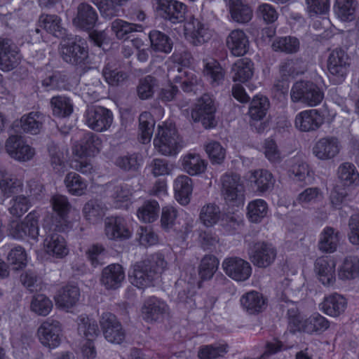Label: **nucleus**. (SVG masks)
<instances>
[{
  "mask_svg": "<svg viewBox=\"0 0 359 359\" xmlns=\"http://www.w3.org/2000/svg\"><path fill=\"white\" fill-rule=\"evenodd\" d=\"M288 320L289 326L292 331L302 332L310 334H320L330 327L329 320L319 313H314L307 316L301 314L294 307L288 310Z\"/></svg>",
  "mask_w": 359,
  "mask_h": 359,
  "instance_id": "f257e3e1",
  "label": "nucleus"
},
{
  "mask_svg": "<svg viewBox=\"0 0 359 359\" xmlns=\"http://www.w3.org/2000/svg\"><path fill=\"white\" fill-rule=\"evenodd\" d=\"M153 144L155 149L165 156L176 155L183 147L175 126L171 123H163L158 126Z\"/></svg>",
  "mask_w": 359,
  "mask_h": 359,
  "instance_id": "f03ea898",
  "label": "nucleus"
},
{
  "mask_svg": "<svg viewBox=\"0 0 359 359\" xmlns=\"http://www.w3.org/2000/svg\"><path fill=\"white\" fill-rule=\"evenodd\" d=\"M172 58L177 65L169 69V80L180 83L182 89L185 92L195 91L200 81L196 74L187 67L190 64L189 55L186 53L184 55L174 53Z\"/></svg>",
  "mask_w": 359,
  "mask_h": 359,
  "instance_id": "7ed1b4c3",
  "label": "nucleus"
},
{
  "mask_svg": "<svg viewBox=\"0 0 359 359\" xmlns=\"http://www.w3.org/2000/svg\"><path fill=\"white\" fill-rule=\"evenodd\" d=\"M221 194L227 205L234 211L241 208L245 202L244 186L240 176L226 173L220 178Z\"/></svg>",
  "mask_w": 359,
  "mask_h": 359,
  "instance_id": "20e7f679",
  "label": "nucleus"
},
{
  "mask_svg": "<svg viewBox=\"0 0 359 359\" xmlns=\"http://www.w3.org/2000/svg\"><path fill=\"white\" fill-rule=\"evenodd\" d=\"M290 97L293 102L316 107L323 101L324 93L316 83L301 81L296 82L292 87Z\"/></svg>",
  "mask_w": 359,
  "mask_h": 359,
  "instance_id": "39448f33",
  "label": "nucleus"
},
{
  "mask_svg": "<svg viewBox=\"0 0 359 359\" xmlns=\"http://www.w3.org/2000/svg\"><path fill=\"white\" fill-rule=\"evenodd\" d=\"M78 332L84 338L81 346L82 356L84 359H95L97 352L93 341L99 333L96 322L86 315H81L78 318Z\"/></svg>",
  "mask_w": 359,
  "mask_h": 359,
  "instance_id": "423d86ee",
  "label": "nucleus"
},
{
  "mask_svg": "<svg viewBox=\"0 0 359 359\" xmlns=\"http://www.w3.org/2000/svg\"><path fill=\"white\" fill-rule=\"evenodd\" d=\"M62 325L57 320L48 318L43 320L36 331V337L39 343L48 349H55L62 341Z\"/></svg>",
  "mask_w": 359,
  "mask_h": 359,
  "instance_id": "0eeeda50",
  "label": "nucleus"
},
{
  "mask_svg": "<svg viewBox=\"0 0 359 359\" xmlns=\"http://www.w3.org/2000/svg\"><path fill=\"white\" fill-rule=\"evenodd\" d=\"M213 34L214 31L201 18L191 16L184 23V36L187 41L194 46L207 43Z\"/></svg>",
  "mask_w": 359,
  "mask_h": 359,
  "instance_id": "6e6552de",
  "label": "nucleus"
},
{
  "mask_svg": "<svg viewBox=\"0 0 359 359\" xmlns=\"http://www.w3.org/2000/svg\"><path fill=\"white\" fill-rule=\"evenodd\" d=\"M39 217L36 212H30L21 222L13 221L8 226V236L15 239H32L37 241L39 234Z\"/></svg>",
  "mask_w": 359,
  "mask_h": 359,
  "instance_id": "1a4fd4ad",
  "label": "nucleus"
},
{
  "mask_svg": "<svg viewBox=\"0 0 359 359\" xmlns=\"http://www.w3.org/2000/svg\"><path fill=\"white\" fill-rule=\"evenodd\" d=\"M4 149L11 158L20 163L30 161L36 155L35 149L18 135H10L5 142Z\"/></svg>",
  "mask_w": 359,
  "mask_h": 359,
  "instance_id": "9d476101",
  "label": "nucleus"
},
{
  "mask_svg": "<svg viewBox=\"0 0 359 359\" xmlns=\"http://www.w3.org/2000/svg\"><path fill=\"white\" fill-rule=\"evenodd\" d=\"M85 124L97 132L107 130L113 122V114L102 107H88L84 114Z\"/></svg>",
  "mask_w": 359,
  "mask_h": 359,
  "instance_id": "9b49d317",
  "label": "nucleus"
},
{
  "mask_svg": "<svg viewBox=\"0 0 359 359\" xmlns=\"http://www.w3.org/2000/svg\"><path fill=\"white\" fill-rule=\"evenodd\" d=\"M101 147V140L91 133H86L82 134L79 139L73 141L72 154L77 158L94 156L100 152Z\"/></svg>",
  "mask_w": 359,
  "mask_h": 359,
  "instance_id": "f8f14e48",
  "label": "nucleus"
},
{
  "mask_svg": "<svg viewBox=\"0 0 359 359\" xmlns=\"http://www.w3.org/2000/svg\"><path fill=\"white\" fill-rule=\"evenodd\" d=\"M215 111L212 97L208 95H203L192 110L191 118L195 122H201L205 128H213L215 125Z\"/></svg>",
  "mask_w": 359,
  "mask_h": 359,
  "instance_id": "ddd939ff",
  "label": "nucleus"
},
{
  "mask_svg": "<svg viewBox=\"0 0 359 359\" xmlns=\"http://www.w3.org/2000/svg\"><path fill=\"white\" fill-rule=\"evenodd\" d=\"M349 65V57L344 50L336 48L331 52L327 67L335 83H341L345 79Z\"/></svg>",
  "mask_w": 359,
  "mask_h": 359,
  "instance_id": "4468645a",
  "label": "nucleus"
},
{
  "mask_svg": "<svg viewBox=\"0 0 359 359\" xmlns=\"http://www.w3.org/2000/svg\"><path fill=\"white\" fill-rule=\"evenodd\" d=\"M222 266L226 276L237 282L247 280L252 274L250 264L240 257H226L222 262Z\"/></svg>",
  "mask_w": 359,
  "mask_h": 359,
  "instance_id": "2eb2a0df",
  "label": "nucleus"
},
{
  "mask_svg": "<svg viewBox=\"0 0 359 359\" xmlns=\"http://www.w3.org/2000/svg\"><path fill=\"white\" fill-rule=\"evenodd\" d=\"M100 324L107 341L112 344H121L125 339V331L117 318L112 313H103Z\"/></svg>",
  "mask_w": 359,
  "mask_h": 359,
  "instance_id": "dca6fc26",
  "label": "nucleus"
},
{
  "mask_svg": "<svg viewBox=\"0 0 359 359\" xmlns=\"http://www.w3.org/2000/svg\"><path fill=\"white\" fill-rule=\"evenodd\" d=\"M21 60L18 46L8 39H0V69L9 72L17 67Z\"/></svg>",
  "mask_w": 359,
  "mask_h": 359,
  "instance_id": "f3484780",
  "label": "nucleus"
},
{
  "mask_svg": "<svg viewBox=\"0 0 359 359\" xmlns=\"http://www.w3.org/2000/svg\"><path fill=\"white\" fill-rule=\"evenodd\" d=\"M324 123L323 115L317 109H305L297 114L294 119V128L304 133L317 130Z\"/></svg>",
  "mask_w": 359,
  "mask_h": 359,
  "instance_id": "a211bd4d",
  "label": "nucleus"
},
{
  "mask_svg": "<svg viewBox=\"0 0 359 359\" xmlns=\"http://www.w3.org/2000/svg\"><path fill=\"white\" fill-rule=\"evenodd\" d=\"M104 235L111 241H121L132 236L133 232L123 217H109L104 220Z\"/></svg>",
  "mask_w": 359,
  "mask_h": 359,
  "instance_id": "6ab92c4d",
  "label": "nucleus"
},
{
  "mask_svg": "<svg viewBox=\"0 0 359 359\" xmlns=\"http://www.w3.org/2000/svg\"><path fill=\"white\" fill-rule=\"evenodd\" d=\"M314 273L317 280L324 286H332L336 281V262L329 257L322 256L314 263Z\"/></svg>",
  "mask_w": 359,
  "mask_h": 359,
  "instance_id": "aec40b11",
  "label": "nucleus"
},
{
  "mask_svg": "<svg viewBox=\"0 0 359 359\" xmlns=\"http://www.w3.org/2000/svg\"><path fill=\"white\" fill-rule=\"evenodd\" d=\"M276 255L274 246L267 243L259 242L253 245L249 252V257L255 266L266 268L273 263Z\"/></svg>",
  "mask_w": 359,
  "mask_h": 359,
  "instance_id": "412c9836",
  "label": "nucleus"
},
{
  "mask_svg": "<svg viewBox=\"0 0 359 359\" xmlns=\"http://www.w3.org/2000/svg\"><path fill=\"white\" fill-rule=\"evenodd\" d=\"M60 52L62 58L72 64L81 63L88 57L86 44L81 40L76 42L72 39H64L61 43Z\"/></svg>",
  "mask_w": 359,
  "mask_h": 359,
  "instance_id": "4be33fe9",
  "label": "nucleus"
},
{
  "mask_svg": "<svg viewBox=\"0 0 359 359\" xmlns=\"http://www.w3.org/2000/svg\"><path fill=\"white\" fill-rule=\"evenodd\" d=\"M156 10L163 18L173 23L182 21L187 12V6L177 0H155Z\"/></svg>",
  "mask_w": 359,
  "mask_h": 359,
  "instance_id": "5701e85b",
  "label": "nucleus"
},
{
  "mask_svg": "<svg viewBox=\"0 0 359 359\" xmlns=\"http://www.w3.org/2000/svg\"><path fill=\"white\" fill-rule=\"evenodd\" d=\"M46 116L39 111H33L22 115L19 121L14 123V126H20L21 130L32 135L41 133L43 130Z\"/></svg>",
  "mask_w": 359,
  "mask_h": 359,
  "instance_id": "b1692460",
  "label": "nucleus"
},
{
  "mask_svg": "<svg viewBox=\"0 0 359 359\" xmlns=\"http://www.w3.org/2000/svg\"><path fill=\"white\" fill-rule=\"evenodd\" d=\"M341 149L339 140L332 137H326L316 141L312 147V154L319 160L326 161L337 156Z\"/></svg>",
  "mask_w": 359,
  "mask_h": 359,
  "instance_id": "393cba45",
  "label": "nucleus"
},
{
  "mask_svg": "<svg viewBox=\"0 0 359 359\" xmlns=\"http://www.w3.org/2000/svg\"><path fill=\"white\" fill-rule=\"evenodd\" d=\"M80 297V290L76 285H68L57 290L54 301L57 309L70 312L76 305Z\"/></svg>",
  "mask_w": 359,
  "mask_h": 359,
  "instance_id": "a878e982",
  "label": "nucleus"
},
{
  "mask_svg": "<svg viewBox=\"0 0 359 359\" xmlns=\"http://www.w3.org/2000/svg\"><path fill=\"white\" fill-rule=\"evenodd\" d=\"M130 282L140 289L153 285L155 276L147 266V262H138L132 266L128 273Z\"/></svg>",
  "mask_w": 359,
  "mask_h": 359,
  "instance_id": "bb28decb",
  "label": "nucleus"
},
{
  "mask_svg": "<svg viewBox=\"0 0 359 359\" xmlns=\"http://www.w3.org/2000/svg\"><path fill=\"white\" fill-rule=\"evenodd\" d=\"M269 107V102L266 97L263 95H256L250 102L248 114L250 117V124L254 126L258 133L264 130L265 126L263 123H259L258 126H255L257 123L262 121L266 116Z\"/></svg>",
  "mask_w": 359,
  "mask_h": 359,
  "instance_id": "cd10ccee",
  "label": "nucleus"
},
{
  "mask_svg": "<svg viewBox=\"0 0 359 359\" xmlns=\"http://www.w3.org/2000/svg\"><path fill=\"white\" fill-rule=\"evenodd\" d=\"M168 311L166 303L156 297L146 299L141 310V316L147 322H154L161 319Z\"/></svg>",
  "mask_w": 359,
  "mask_h": 359,
  "instance_id": "c85d7f7f",
  "label": "nucleus"
},
{
  "mask_svg": "<svg viewBox=\"0 0 359 359\" xmlns=\"http://www.w3.org/2000/svg\"><path fill=\"white\" fill-rule=\"evenodd\" d=\"M125 277L122 266L112 264L102 269L100 283L107 290H116L122 285Z\"/></svg>",
  "mask_w": 359,
  "mask_h": 359,
  "instance_id": "c756f323",
  "label": "nucleus"
},
{
  "mask_svg": "<svg viewBox=\"0 0 359 359\" xmlns=\"http://www.w3.org/2000/svg\"><path fill=\"white\" fill-rule=\"evenodd\" d=\"M226 46L233 56L241 57L248 53L250 43L244 31L234 29L229 33L226 38Z\"/></svg>",
  "mask_w": 359,
  "mask_h": 359,
  "instance_id": "7c9ffc66",
  "label": "nucleus"
},
{
  "mask_svg": "<svg viewBox=\"0 0 359 359\" xmlns=\"http://www.w3.org/2000/svg\"><path fill=\"white\" fill-rule=\"evenodd\" d=\"M46 253L55 259H62L69 254V248L65 238L55 233L47 236L43 241Z\"/></svg>",
  "mask_w": 359,
  "mask_h": 359,
  "instance_id": "2f4dec72",
  "label": "nucleus"
},
{
  "mask_svg": "<svg viewBox=\"0 0 359 359\" xmlns=\"http://www.w3.org/2000/svg\"><path fill=\"white\" fill-rule=\"evenodd\" d=\"M134 189L128 183L107 186V192L113 200L116 208H128L131 204V197Z\"/></svg>",
  "mask_w": 359,
  "mask_h": 359,
  "instance_id": "473e14b6",
  "label": "nucleus"
},
{
  "mask_svg": "<svg viewBox=\"0 0 359 359\" xmlns=\"http://www.w3.org/2000/svg\"><path fill=\"white\" fill-rule=\"evenodd\" d=\"M267 298L255 290L245 293L241 298L243 309L250 314H258L264 311L267 307Z\"/></svg>",
  "mask_w": 359,
  "mask_h": 359,
  "instance_id": "72a5a7b5",
  "label": "nucleus"
},
{
  "mask_svg": "<svg viewBox=\"0 0 359 359\" xmlns=\"http://www.w3.org/2000/svg\"><path fill=\"white\" fill-rule=\"evenodd\" d=\"M346 307V299L342 295L336 293L325 297L320 304V309L325 314L333 318L344 313Z\"/></svg>",
  "mask_w": 359,
  "mask_h": 359,
  "instance_id": "f704fd0d",
  "label": "nucleus"
},
{
  "mask_svg": "<svg viewBox=\"0 0 359 359\" xmlns=\"http://www.w3.org/2000/svg\"><path fill=\"white\" fill-rule=\"evenodd\" d=\"M255 70V64L250 59H238L231 67L232 80L234 82L245 83L252 79Z\"/></svg>",
  "mask_w": 359,
  "mask_h": 359,
  "instance_id": "c9c22d12",
  "label": "nucleus"
},
{
  "mask_svg": "<svg viewBox=\"0 0 359 359\" xmlns=\"http://www.w3.org/2000/svg\"><path fill=\"white\" fill-rule=\"evenodd\" d=\"M173 190L175 200L182 205H188L193 191L191 179L184 175L177 177L173 182Z\"/></svg>",
  "mask_w": 359,
  "mask_h": 359,
  "instance_id": "e433bc0d",
  "label": "nucleus"
},
{
  "mask_svg": "<svg viewBox=\"0 0 359 359\" xmlns=\"http://www.w3.org/2000/svg\"><path fill=\"white\" fill-rule=\"evenodd\" d=\"M339 243V231L332 227L326 226L319 235L318 248L323 253L332 254L337 251Z\"/></svg>",
  "mask_w": 359,
  "mask_h": 359,
  "instance_id": "4c0bfd02",
  "label": "nucleus"
},
{
  "mask_svg": "<svg viewBox=\"0 0 359 359\" xmlns=\"http://www.w3.org/2000/svg\"><path fill=\"white\" fill-rule=\"evenodd\" d=\"M247 180L253 183L259 193L271 189L274 185V177L269 171L264 169L251 170L247 175Z\"/></svg>",
  "mask_w": 359,
  "mask_h": 359,
  "instance_id": "58836bf2",
  "label": "nucleus"
},
{
  "mask_svg": "<svg viewBox=\"0 0 359 359\" xmlns=\"http://www.w3.org/2000/svg\"><path fill=\"white\" fill-rule=\"evenodd\" d=\"M48 151L52 168L57 172H64L68 156L67 149L55 142H50L48 145Z\"/></svg>",
  "mask_w": 359,
  "mask_h": 359,
  "instance_id": "ea45409f",
  "label": "nucleus"
},
{
  "mask_svg": "<svg viewBox=\"0 0 359 359\" xmlns=\"http://www.w3.org/2000/svg\"><path fill=\"white\" fill-rule=\"evenodd\" d=\"M181 161L183 170L191 176L199 175L207 168L206 161L197 154H187L181 158Z\"/></svg>",
  "mask_w": 359,
  "mask_h": 359,
  "instance_id": "a19ab883",
  "label": "nucleus"
},
{
  "mask_svg": "<svg viewBox=\"0 0 359 359\" xmlns=\"http://www.w3.org/2000/svg\"><path fill=\"white\" fill-rule=\"evenodd\" d=\"M337 177L344 187L354 188L359 185V172L353 163L341 164L337 169Z\"/></svg>",
  "mask_w": 359,
  "mask_h": 359,
  "instance_id": "79ce46f5",
  "label": "nucleus"
},
{
  "mask_svg": "<svg viewBox=\"0 0 359 359\" xmlns=\"http://www.w3.org/2000/svg\"><path fill=\"white\" fill-rule=\"evenodd\" d=\"M22 189V182L15 175L0 168V190L6 197L18 193Z\"/></svg>",
  "mask_w": 359,
  "mask_h": 359,
  "instance_id": "37998d69",
  "label": "nucleus"
},
{
  "mask_svg": "<svg viewBox=\"0 0 359 359\" xmlns=\"http://www.w3.org/2000/svg\"><path fill=\"white\" fill-rule=\"evenodd\" d=\"M222 216L219 207L214 203H208L201 208L198 219L204 226L209 228L217 225Z\"/></svg>",
  "mask_w": 359,
  "mask_h": 359,
  "instance_id": "c03bdc74",
  "label": "nucleus"
},
{
  "mask_svg": "<svg viewBox=\"0 0 359 359\" xmlns=\"http://www.w3.org/2000/svg\"><path fill=\"white\" fill-rule=\"evenodd\" d=\"M97 18L95 11L90 5L81 4L78 8V13L73 23L81 29H89L94 26Z\"/></svg>",
  "mask_w": 359,
  "mask_h": 359,
  "instance_id": "a18cd8bd",
  "label": "nucleus"
},
{
  "mask_svg": "<svg viewBox=\"0 0 359 359\" xmlns=\"http://www.w3.org/2000/svg\"><path fill=\"white\" fill-rule=\"evenodd\" d=\"M155 126V120L151 113L142 112L139 117L138 140L142 144L151 142Z\"/></svg>",
  "mask_w": 359,
  "mask_h": 359,
  "instance_id": "49530a36",
  "label": "nucleus"
},
{
  "mask_svg": "<svg viewBox=\"0 0 359 359\" xmlns=\"http://www.w3.org/2000/svg\"><path fill=\"white\" fill-rule=\"evenodd\" d=\"M228 6L231 18L234 21L246 23L252 19V9L242 0H229Z\"/></svg>",
  "mask_w": 359,
  "mask_h": 359,
  "instance_id": "de8ad7c7",
  "label": "nucleus"
},
{
  "mask_svg": "<svg viewBox=\"0 0 359 359\" xmlns=\"http://www.w3.org/2000/svg\"><path fill=\"white\" fill-rule=\"evenodd\" d=\"M203 63L204 76L213 86L219 85L224 80V72L219 62L212 57H206Z\"/></svg>",
  "mask_w": 359,
  "mask_h": 359,
  "instance_id": "09e8293b",
  "label": "nucleus"
},
{
  "mask_svg": "<svg viewBox=\"0 0 359 359\" xmlns=\"http://www.w3.org/2000/svg\"><path fill=\"white\" fill-rule=\"evenodd\" d=\"M160 205L155 200L145 201L137 210V217L144 223L155 222L159 215Z\"/></svg>",
  "mask_w": 359,
  "mask_h": 359,
  "instance_id": "8fccbe9b",
  "label": "nucleus"
},
{
  "mask_svg": "<svg viewBox=\"0 0 359 359\" xmlns=\"http://www.w3.org/2000/svg\"><path fill=\"white\" fill-rule=\"evenodd\" d=\"M269 211L267 203L261 198L255 199L247 205V217L253 223L261 222Z\"/></svg>",
  "mask_w": 359,
  "mask_h": 359,
  "instance_id": "3c124183",
  "label": "nucleus"
},
{
  "mask_svg": "<svg viewBox=\"0 0 359 359\" xmlns=\"http://www.w3.org/2000/svg\"><path fill=\"white\" fill-rule=\"evenodd\" d=\"M53 303L52 300L43 294H37L32 297L29 309L37 316H47L52 311Z\"/></svg>",
  "mask_w": 359,
  "mask_h": 359,
  "instance_id": "603ef678",
  "label": "nucleus"
},
{
  "mask_svg": "<svg viewBox=\"0 0 359 359\" xmlns=\"http://www.w3.org/2000/svg\"><path fill=\"white\" fill-rule=\"evenodd\" d=\"M149 38L151 48L156 52L169 53L172 48V42L165 34L158 31L152 30L149 32Z\"/></svg>",
  "mask_w": 359,
  "mask_h": 359,
  "instance_id": "864d4df0",
  "label": "nucleus"
},
{
  "mask_svg": "<svg viewBox=\"0 0 359 359\" xmlns=\"http://www.w3.org/2000/svg\"><path fill=\"white\" fill-rule=\"evenodd\" d=\"M39 25L56 37L62 36L65 34L61 19L56 15L42 14L39 18Z\"/></svg>",
  "mask_w": 359,
  "mask_h": 359,
  "instance_id": "5fc2aeb1",
  "label": "nucleus"
},
{
  "mask_svg": "<svg viewBox=\"0 0 359 359\" xmlns=\"http://www.w3.org/2000/svg\"><path fill=\"white\" fill-rule=\"evenodd\" d=\"M64 183L68 192L74 196L83 195L88 187L87 182L74 172L67 174Z\"/></svg>",
  "mask_w": 359,
  "mask_h": 359,
  "instance_id": "6e6d98bb",
  "label": "nucleus"
},
{
  "mask_svg": "<svg viewBox=\"0 0 359 359\" xmlns=\"http://www.w3.org/2000/svg\"><path fill=\"white\" fill-rule=\"evenodd\" d=\"M229 350L225 342H217L212 344L204 345L199 348L198 357L200 359H216L223 357Z\"/></svg>",
  "mask_w": 359,
  "mask_h": 359,
  "instance_id": "4d7b16f0",
  "label": "nucleus"
},
{
  "mask_svg": "<svg viewBox=\"0 0 359 359\" xmlns=\"http://www.w3.org/2000/svg\"><path fill=\"white\" fill-rule=\"evenodd\" d=\"M271 47L275 51L292 54L299 51L300 42L299 40L294 36L278 37L273 40Z\"/></svg>",
  "mask_w": 359,
  "mask_h": 359,
  "instance_id": "13d9d810",
  "label": "nucleus"
},
{
  "mask_svg": "<svg viewBox=\"0 0 359 359\" xmlns=\"http://www.w3.org/2000/svg\"><path fill=\"white\" fill-rule=\"evenodd\" d=\"M50 107L53 114L57 117H66L73 111V104L66 96L57 95L50 99Z\"/></svg>",
  "mask_w": 359,
  "mask_h": 359,
  "instance_id": "bf43d9fd",
  "label": "nucleus"
},
{
  "mask_svg": "<svg viewBox=\"0 0 359 359\" xmlns=\"http://www.w3.org/2000/svg\"><path fill=\"white\" fill-rule=\"evenodd\" d=\"M357 2L355 0H335L334 11L341 21H351L355 18Z\"/></svg>",
  "mask_w": 359,
  "mask_h": 359,
  "instance_id": "052dcab7",
  "label": "nucleus"
},
{
  "mask_svg": "<svg viewBox=\"0 0 359 359\" xmlns=\"http://www.w3.org/2000/svg\"><path fill=\"white\" fill-rule=\"evenodd\" d=\"M339 277L341 279H354L359 275V258L357 257H346L339 266Z\"/></svg>",
  "mask_w": 359,
  "mask_h": 359,
  "instance_id": "680f3d73",
  "label": "nucleus"
},
{
  "mask_svg": "<svg viewBox=\"0 0 359 359\" xmlns=\"http://www.w3.org/2000/svg\"><path fill=\"white\" fill-rule=\"evenodd\" d=\"M105 211L97 201H89L82 210V214L86 221L90 224H96L102 219Z\"/></svg>",
  "mask_w": 359,
  "mask_h": 359,
  "instance_id": "e2e57ef3",
  "label": "nucleus"
},
{
  "mask_svg": "<svg viewBox=\"0 0 359 359\" xmlns=\"http://www.w3.org/2000/svg\"><path fill=\"white\" fill-rule=\"evenodd\" d=\"M128 0H93L94 4L100 10L101 15L110 18L118 14L119 6Z\"/></svg>",
  "mask_w": 359,
  "mask_h": 359,
  "instance_id": "0e129e2a",
  "label": "nucleus"
},
{
  "mask_svg": "<svg viewBox=\"0 0 359 359\" xmlns=\"http://www.w3.org/2000/svg\"><path fill=\"white\" fill-rule=\"evenodd\" d=\"M178 212L175 207L167 205L162 208L161 226L165 231L172 230L176 224Z\"/></svg>",
  "mask_w": 359,
  "mask_h": 359,
  "instance_id": "69168bd1",
  "label": "nucleus"
},
{
  "mask_svg": "<svg viewBox=\"0 0 359 359\" xmlns=\"http://www.w3.org/2000/svg\"><path fill=\"white\" fill-rule=\"evenodd\" d=\"M219 265L218 259L212 255L204 257L200 264L199 276L201 279L210 280L216 272Z\"/></svg>",
  "mask_w": 359,
  "mask_h": 359,
  "instance_id": "338daca9",
  "label": "nucleus"
},
{
  "mask_svg": "<svg viewBox=\"0 0 359 359\" xmlns=\"http://www.w3.org/2000/svg\"><path fill=\"white\" fill-rule=\"evenodd\" d=\"M142 27L136 24H131L121 19H116L111 22V29L116 36L122 39L129 33L140 31Z\"/></svg>",
  "mask_w": 359,
  "mask_h": 359,
  "instance_id": "774afa93",
  "label": "nucleus"
}]
</instances>
